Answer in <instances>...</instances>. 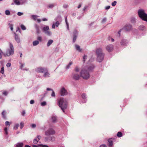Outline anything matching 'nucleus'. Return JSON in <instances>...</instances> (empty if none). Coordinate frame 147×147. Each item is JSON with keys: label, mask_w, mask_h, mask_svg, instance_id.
<instances>
[{"label": "nucleus", "mask_w": 147, "mask_h": 147, "mask_svg": "<svg viewBox=\"0 0 147 147\" xmlns=\"http://www.w3.org/2000/svg\"><path fill=\"white\" fill-rule=\"evenodd\" d=\"M138 29L139 30H143L145 29V27L143 25H141L139 26Z\"/></svg>", "instance_id": "21"}, {"label": "nucleus", "mask_w": 147, "mask_h": 147, "mask_svg": "<svg viewBox=\"0 0 147 147\" xmlns=\"http://www.w3.org/2000/svg\"><path fill=\"white\" fill-rule=\"evenodd\" d=\"M87 56L84 55L83 57V61L84 62L85 61V59H87Z\"/></svg>", "instance_id": "43"}, {"label": "nucleus", "mask_w": 147, "mask_h": 147, "mask_svg": "<svg viewBox=\"0 0 147 147\" xmlns=\"http://www.w3.org/2000/svg\"><path fill=\"white\" fill-rule=\"evenodd\" d=\"M23 14V13H21L20 12H18L17 13V15L18 16H21Z\"/></svg>", "instance_id": "55"}, {"label": "nucleus", "mask_w": 147, "mask_h": 147, "mask_svg": "<svg viewBox=\"0 0 147 147\" xmlns=\"http://www.w3.org/2000/svg\"><path fill=\"white\" fill-rule=\"evenodd\" d=\"M76 39V36L75 35H74V37H73V42H75Z\"/></svg>", "instance_id": "44"}, {"label": "nucleus", "mask_w": 147, "mask_h": 147, "mask_svg": "<svg viewBox=\"0 0 147 147\" xmlns=\"http://www.w3.org/2000/svg\"><path fill=\"white\" fill-rule=\"evenodd\" d=\"M10 48L8 49L5 53L4 54L5 57L13 55L14 53V48L13 45L11 43H9Z\"/></svg>", "instance_id": "5"}, {"label": "nucleus", "mask_w": 147, "mask_h": 147, "mask_svg": "<svg viewBox=\"0 0 147 147\" xmlns=\"http://www.w3.org/2000/svg\"><path fill=\"white\" fill-rule=\"evenodd\" d=\"M123 29L126 31H129L132 29V26L130 24H127L123 27Z\"/></svg>", "instance_id": "8"}, {"label": "nucleus", "mask_w": 147, "mask_h": 147, "mask_svg": "<svg viewBox=\"0 0 147 147\" xmlns=\"http://www.w3.org/2000/svg\"><path fill=\"white\" fill-rule=\"evenodd\" d=\"M82 97L83 99H85L86 98V95L84 93H83L82 95Z\"/></svg>", "instance_id": "36"}, {"label": "nucleus", "mask_w": 147, "mask_h": 147, "mask_svg": "<svg viewBox=\"0 0 147 147\" xmlns=\"http://www.w3.org/2000/svg\"><path fill=\"white\" fill-rule=\"evenodd\" d=\"M0 73L2 74H3L4 73V68L3 67H2L0 71Z\"/></svg>", "instance_id": "33"}, {"label": "nucleus", "mask_w": 147, "mask_h": 147, "mask_svg": "<svg viewBox=\"0 0 147 147\" xmlns=\"http://www.w3.org/2000/svg\"><path fill=\"white\" fill-rule=\"evenodd\" d=\"M35 27L36 30V31L38 34H39L40 32V30L39 29V26L36 24L35 26Z\"/></svg>", "instance_id": "16"}, {"label": "nucleus", "mask_w": 147, "mask_h": 147, "mask_svg": "<svg viewBox=\"0 0 147 147\" xmlns=\"http://www.w3.org/2000/svg\"><path fill=\"white\" fill-rule=\"evenodd\" d=\"M58 104L63 112L65 113V110L67 108L68 105V102L67 100L63 98H61L58 100Z\"/></svg>", "instance_id": "2"}, {"label": "nucleus", "mask_w": 147, "mask_h": 147, "mask_svg": "<svg viewBox=\"0 0 147 147\" xmlns=\"http://www.w3.org/2000/svg\"><path fill=\"white\" fill-rule=\"evenodd\" d=\"M80 71V69L78 67H76L74 69L73 73H78Z\"/></svg>", "instance_id": "19"}, {"label": "nucleus", "mask_w": 147, "mask_h": 147, "mask_svg": "<svg viewBox=\"0 0 147 147\" xmlns=\"http://www.w3.org/2000/svg\"><path fill=\"white\" fill-rule=\"evenodd\" d=\"M110 8V6H106L105 7V9L106 10H107L109 9Z\"/></svg>", "instance_id": "58"}, {"label": "nucleus", "mask_w": 147, "mask_h": 147, "mask_svg": "<svg viewBox=\"0 0 147 147\" xmlns=\"http://www.w3.org/2000/svg\"><path fill=\"white\" fill-rule=\"evenodd\" d=\"M32 127V128H34L36 127V125L35 124H32L31 125Z\"/></svg>", "instance_id": "60"}, {"label": "nucleus", "mask_w": 147, "mask_h": 147, "mask_svg": "<svg viewBox=\"0 0 147 147\" xmlns=\"http://www.w3.org/2000/svg\"><path fill=\"white\" fill-rule=\"evenodd\" d=\"M55 140V138L54 137H50V141H51L52 142L54 141Z\"/></svg>", "instance_id": "34"}, {"label": "nucleus", "mask_w": 147, "mask_h": 147, "mask_svg": "<svg viewBox=\"0 0 147 147\" xmlns=\"http://www.w3.org/2000/svg\"><path fill=\"white\" fill-rule=\"evenodd\" d=\"M51 96H52L53 97H55V93L53 90H52V93L51 94Z\"/></svg>", "instance_id": "42"}, {"label": "nucleus", "mask_w": 147, "mask_h": 147, "mask_svg": "<svg viewBox=\"0 0 147 147\" xmlns=\"http://www.w3.org/2000/svg\"><path fill=\"white\" fill-rule=\"evenodd\" d=\"M94 67V66L92 64L83 67L80 73L81 76L84 79H88L90 77L89 72L92 71Z\"/></svg>", "instance_id": "1"}, {"label": "nucleus", "mask_w": 147, "mask_h": 147, "mask_svg": "<svg viewBox=\"0 0 147 147\" xmlns=\"http://www.w3.org/2000/svg\"><path fill=\"white\" fill-rule=\"evenodd\" d=\"M65 22H66V24H67V29L68 30H69V25L68 24V23L67 21V18H65Z\"/></svg>", "instance_id": "46"}, {"label": "nucleus", "mask_w": 147, "mask_h": 147, "mask_svg": "<svg viewBox=\"0 0 147 147\" xmlns=\"http://www.w3.org/2000/svg\"><path fill=\"white\" fill-rule=\"evenodd\" d=\"M39 41L38 40H35L33 42V46H36L39 44Z\"/></svg>", "instance_id": "25"}, {"label": "nucleus", "mask_w": 147, "mask_h": 147, "mask_svg": "<svg viewBox=\"0 0 147 147\" xmlns=\"http://www.w3.org/2000/svg\"><path fill=\"white\" fill-rule=\"evenodd\" d=\"M106 21V18H103V20H102V22H105Z\"/></svg>", "instance_id": "61"}, {"label": "nucleus", "mask_w": 147, "mask_h": 147, "mask_svg": "<svg viewBox=\"0 0 147 147\" xmlns=\"http://www.w3.org/2000/svg\"><path fill=\"white\" fill-rule=\"evenodd\" d=\"M51 120L52 122L55 123L57 122V119L56 117L54 116H53L51 118Z\"/></svg>", "instance_id": "18"}, {"label": "nucleus", "mask_w": 147, "mask_h": 147, "mask_svg": "<svg viewBox=\"0 0 147 147\" xmlns=\"http://www.w3.org/2000/svg\"><path fill=\"white\" fill-rule=\"evenodd\" d=\"M60 94L61 96H64L67 95V92L65 88L63 87L61 89Z\"/></svg>", "instance_id": "11"}, {"label": "nucleus", "mask_w": 147, "mask_h": 147, "mask_svg": "<svg viewBox=\"0 0 147 147\" xmlns=\"http://www.w3.org/2000/svg\"><path fill=\"white\" fill-rule=\"evenodd\" d=\"M6 113L5 111H3L1 113L2 115L3 118L5 119H7L6 117Z\"/></svg>", "instance_id": "15"}, {"label": "nucleus", "mask_w": 147, "mask_h": 147, "mask_svg": "<svg viewBox=\"0 0 147 147\" xmlns=\"http://www.w3.org/2000/svg\"><path fill=\"white\" fill-rule=\"evenodd\" d=\"M45 73L43 75V76L45 78H47L50 77V74L47 71L44 72Z\"/></svg>", "instance_id": "17"}, {"label": "nucleus", "mask_w": 147, "mask_h": 147, "mask_svg": "<svg viewBox=\"0 0 147 147\" xmlns=\"http://www.w3.org/2000/svg\"><path fill=\"white\" fill-rule=\"evenodd\" d=\"M96 53L97 56V59L99 62H101L103 59L104 54L102 53L101 49L98 48L96 51Z\"/></svg>", "instance_id": "3"}, {"label": "nucleus", "mask_w": 147, "mask_h": 147, "mask_svg": "<svg viewBox=\"0 0 147 147\" xmlns=\"http://www.w3.org/2000/svg\"><path fill=\"white\" fill-rule=\"evenodd\" d=\"M120 44L123 46H125L128 43V41L126 39H123L120 41Z\"/></svg>", "instance_id": "12"}, {"label": "nucleus", "mask_w": 147, "mask_h": 147, "mask_svg": "<svg viewBox=\"0 0 147 147\" xmlns=\"http://www.w3.org/2000/svg\"><path fill=\"white\" fill-rule=\"evenodd\" d=\"M39 147H49L48 146L42 144L39 145Z\"/></svg>", "instance_id": "47"}, {"label": "nucleus", "mask_w": 147, "mask_h": 147, "mask_svg": "<svg viewBox=\"0 0 147 147\" xmlns=\"http://www.w3.org/2000/svg\"><path fill=\"white\" fill-rule=\"evenodd\" d=\"M14 2L15 4L17 5H20V2L19 1L17 0H14Z\"/></svg>", "instance_id": "28"}, {"label": "nucleus", "mask_w": 147, "mask_h": 147, "mask_svg": "<svg viewBox=\"0 0 147 147\" xmlns=\"http://www.w3.org/2000/svg\"><path fill=\"white\" fill-rule=\"evenodd\" d=\"M21 27L22 29L23 30H25L26 29L25 26L23 25H21Z\"/></svg>", "instance_id": "39"}, {"label": "nucleus", "mask_w": 147, "mask_h": 147, "mask_svg": "<svg viewBox=\"0 0 147 147\" xmlns=\"http://www.w3.org/2000/svg\"><path fill=\"white\" fill-rule=\"evenodd\" d=\"M76 50L78 51L79 52H81L82 49H80V47L78 45H76Z\"/></svg>", "instance_id": "22"}, {"label": "nucleus", "mask_w": 147, "mask_h": 147, "mask_svg": "<svg viewBox=\"0 0 147 147\" xmlns=\"http://www.w3.org/2000/svg\"><path fill=\"white\" fill-rule=\"evenodd\" d=\"M54 5L53 4H51L49 5L48 6V7L49 8H52L54 7Z\"/></svg>", "instance_id": "30"}, {"label": "nucleus", "mask_w": 147, "mask_h": 147, "mask_svg": "<svg viewBox=\"0 0 147 147\" xmlns=\"http://www.w3.org/2000/svg\"><path fill=\"white\" fill-rule=\"evenodd\" d=\"M115 141V139L113 138H110L108 140L109 143V146L111 147L113 145V142Z\"/></svg>", "instance_id": "13"}, {"label": "nucleus", "mask_w": 147, "mask_h": 147, "mask_svg": "<svg viewBox=\"0 0 147 147\" xmlns=\"http://www.w3.org/2000/svg\"><path fill=\"white\" fill-rule=\"evenodd\" d=\"M50 136L46 137H45V141L46 142H49V141H50Z\"/></svg>", "instance_id": "27"}, {"label": "nucleus", "mask_w": 147, "mask_h": 147, "mask_svg": "<svg viewBox=\"0 0 147 147\" xmlns=\"http://www.w3.org/2000/svg\"><path fill=\"white\" fill-rule=\"evenodd\" d=\"M24 123L23 122H22L20 123V128L21 129H22V128L23 127H24Z\"/></svg>", "instance_id": "40"}, {"label": "nucleus", "mask_w": 147, "mask_h": 147, "mask_svg": "<svg viewBox=\"0 0 147 147\" xmlns=\"http://www.w3.org/2000/svg\"><path fill=\"white\" fill-rule=\"evenodd\" d=\"M19 126V124H16L15 125L14 128V129H18Z\"/></svg>", "instance_id": "41"}, {"label": "nucleus", "mask_w": 147, "mask_h": 147, "mask_svg": "<svg viewBox=\"0 0 147 147\" xmlns=\"http://www.w3.org/2000/svg\"><path fill=\"white\" fill-rule=\"evenodd\" d=\"M36 71L38 73H44L45 72L47 71V70L46 68L39 67L36 69Z\"/></svg>", "instance_id": "7"}, {"label": "nucleus", "mask_w": 147, "mask_h": 147, "mask_svg": "<svg viewBox=\"0 0 147 147\" xmlns=\"http://www.w3.org/2000/svg\"><path fill=\"white\" fill-rule=\"evenodd\" d=\"M107 50L109 52L112 51L113 49V46L112 44L108 45L106 47Z\"/></svg>", "instance_id": "9"}, {"label": "nucleus", "mask_w": 147, "mask_h": 147, "mask_svg": "<svg viewBox=\"0 0 147 147\" xmlns=\"http://www.w3.org/2000/svg\"><path fill=\"white\" fill-rule=\"evenodd\" d=\"M59 22L57 21V22H56L55 25V26H57V27L58 26H59Z\"/></svg>", "instance_id": "54"}, {"label": "nucleus", "mask_w": 147, "mask_h": 147, "mask_svg": "<svg viewBox=\"0 0 147 147\" xmlns=\"http://www.w3.org/2000/svg\"><path fill=\"white\" fill-rule=\"evenodd\" d=\"M11 65V63H7L6 65V66L7 67H10Z\"/></svg>", "instance_id": "53"}, {"label": "nucleus", "mask_w": 147, "mask_h": 147, "mask_svg": "<svg viewBox=\"0 0 147 147\" xmlns=\"http://www.w3.org/2000/svg\"><path fill=\"white\" fill-rule=\"evenodd\" d=\"M5 124L6 126H9L10 125L9 122L8 121H6L5 122Z\"/></svg>", "instance_id": "49"}, {"label": "nucleus", "mask_w": 147, "mask_h": 147, "mask_svg": "<svg viewBox=\"0 0 147 147\" xmlns=\"http://www.w3.org/2000/svg\"><path fill=\"white\" fill-rule=\"evenodd\" d=\"M72 78H73L75 80H78L79 79L80 76L78 73H73L72 74Z\"/></svg>", "instance_id": "10"}, {"label": "nucleus", "mask_w": 147, "mask_h": 147, "mask_svg": "<svg viewBox=\"0 0 147 147\" xmlns=\"http://www.w3.org/2000/svg\"><path fill=\"white\" fill-rule=\"evenodd\" d=\"M15 39L17 42L19 43L20 42V39L19 38H18V37L17 35L16 34L15 36Z\"/></svg>", "instance_id": "24"}, {"label": "nucleus", "mask_w": 147, "mask_h": 147, "mask_svg": "<svg viewBox=\"0 0 147 147\" xmlns=\"http://www.w3.org/2000/svg\"><path fill=\"white\" fill-rule=\"evenodd\" d=\"M123 136L122 133L121 132H118L117 134V136L118 137H122Z\"/></svg>", "instance_id": "26"}, {"label": "nucleus", "mask_w": 147, "mask_h": 147, "mask_svg": "<svg viewBox=\"0 0 147 147\" xmlns=\"http://www.w3.org/2000/svg\"><path fill=\"white\" fill-rule=\"evenodd\" d=\"M46 103L44 101L42 102L41 103V105L42 106H45L46 105Z\"/></svg>", "instance_id": "52"}, {"label": "nucleus", "mask_w": 147, "mask_h": 147, "mask_svg": "<svg viewBox=\"0 0 147 147\" xmlns=\"http://www.w3.org/2000/svg\"><path fill=\"white\" fill-rule=\"evenodd\" d=\"M32 17L34 20H36V18H37V16L36 15H34L32 16Z\"/></svg>", "instance_id": "50"}, {"label": "nucleus", "mask_w": 147, "mask_h": 147, "mask_svg": "<svg viewBox=\"0 0 147 147\" xmlns=\"http://www.w3.org/2000/svg\"><path fill=\"white\" fill-rule=\"evenodd\" d=\"M55 133V131L52 128H49L45 132V134L46 136L53 135Z\"/></svg>", "instance_id": "6"}, {"label": "nucleus", "mask_w": 147, "mask_h": 147, "mask_svg": "<svg viewBox=\"0 0 147 147\" xmlns=\"http://www.w3.org/2000/svg\"><path fill=\"white\" fill-rule=\"evenodd\" d=\"M138 13L139 17L142 20L147 22V14L144 10L140 9L138 10Z\"/></svg>", "instance_id": "4"}, {"label": "nucleus", "mask_w": 147, "mask_h": 147, "mask_svg": "<svg viewBox=\"0 0 147 147\" xmlns=\"http://www.w3.org/2000/svg\"><path fill=\"white\" fill-rule=\"evenodd\" d=\"M131 22H135V18H133L132 20H131Z\"/></svg>", "instance_id": "63"}, {"label": "nucleus", "mask_w": 147, "mask_h": 147, "mask_svg": "<svg viewBox=\"0 0 147 147\" xmlns=\"http://www.w3.org/2000/svg\"><path fill=\"white\" fill-rule=\"evenodd\" d=\"M45 34L48 35H50L51 34V32L50 31H47L46 32H45Z\"/></svg>", "instance_id": "35"}, {"label": "nucleus", "mask_w": 147, "mask_h": 147, "mask_svg": "<svg viewBox=\"0 0 147 147\" xmlns=\"http://www.w3.org/2000/svg\"><path fill=\"white\" fill-rule=\"evenodd\" d=\"M5 12V14L7 15H9L10 14V12L8 10H6Z\"/></svg>", "instance_id": "32"}, {"label": "nucleus", "mask_w": 147, "mask_h": 147, "mask_svg": "<svg viewBox=\"0 0 147 147\" xmlns=\"http://www.w3.org/2000/svg\"><path fill=\"white\" fill-rule=\"evenodd\" d=\"M4 130V131H5V134L6 135H7V134H8V132H7V127L5 128Z\"/></svg>", "instance_id": "45"}, {"label": "nucleus", "mask_w": 147, "mask_h": 147, "mask_svg": "<svg viewBox=\"0 0 147 147\" xmlns=\"http://www.w3.org/2000/svg\"><path fill=\"white\" fill-rule=\"evenodd\" d=\"M100 147H107V146L103 144L101 145Z\"/></svg>", "instance_id": "62"}, {"label": "nucleus", "mask_w": 147, "mask_h": 147, "mask_svg": "<svg viewBox=\"0 0 147 147\" xmlns=\"http://www.w3.org/2000/svg\"><path fill=\"white\" fill-rule=\"evenodd\" d=\"M34 102V100H31L30 101V103L31 104H33Z\"/></svg>", "instance_id": "56"}, {"label": "nucleus", "mask_w": 147, "mask_h": 147, "mask_svg": "<svg viewBox=\"0 0 147 147\" xmlns=\"http://www.w3.org/2000/svg\"><path fill=\"white\" fill-rule=\"evenodd\" d=\"M116 3L117 2L116 1H115L113 3H112V5L113 6H115L116 5Z\"/></svg>", "instance_id": "51"}, {"label": "nucleus", "mask_w": 147, "mask_h": 147, "mask_svg": "<svg viewBox=\"0 0 147 147\" xmlns=\"http://www.w3.org/2000/svg\"><path fill=\"white\" fill-rule=\"evenodd\" d=\"M49 29V26H46L44 27L42 29V30L45 32L48 30Z\"/></svg>", "instance_id": "20"}, {"label": "nucleus", "mask_w": 147, "mask_h": 147, "mask_svg": "<svg viewBox=\"0 0 147 147\" xmlns=\"http://www.w3.org/2000/svg\"><path fill=\"white\" fill-rule=\"evenodd\" d=\"M37 39L40 41H41L42 40V37L41 36H38L37 37Z\"/></svg>", "instance_id": "48"}, {"label": "nucleus", "mask_w": 147, "mask_h": 147, "mask_svg": "<svg viewBox=\"0 0 147 147\" xmlns=\"http://www.w3.org/2000/svg\"><path fill=\"white\" fill-rule=\"evenodd\" d=\"M47 90H48V91H49V90H51L52 91V90H53L50 88H47Z\"/></svg>", "instance_id": "64"}, {"label": "nucleus", "mask_w": 147, "mask_h": 147, "mask_svg": "<svg viewBox=\"0 0 147 147\" xmlns=\"http://www.w3.org/2000/svg\"><path fill=\"white\" fill-rule=\"evenodd\" d=\"M25 114H26V112H25V111H23L22 112V115L23 116H24L25 115Z\"/></svg>", "instance_id": "57"}, {"label": "nucleus", "mask_w": 147, "mask_h": 147, "mask_svg": "<svg viewBox=\"0 0 147 147\" xmlns=\"http://www.w3.org/2000/svg\"><path fill=\"white\" fill-rule=\"evenodd\" d=\"M39 145H33L32 146L33 147H39Z\"/></svg>", "instance_id": "59"}, {"label": "nucleus", "mask_w": 147, "mask_h": 147, "mask_svg": "<svg viewBox=\"0 0 147 147\" xmlns=\"http://www.w3.org/2000/svg\"><path fill=\"white\" fill-rule=\"evenodd\" d=\"M72 62H70L69 64H68V65H67V66H66V68L68 69V68H69L70 66L71 65H72Z\"/></svg>", "instance_id": "37"}, {"label": "nucleus", "mask_w": 147, "mask_h": 147, "mask_svg": "<svg viewBox=\"0 0 147 147\" xmlns=\"http://www.w3.org/2000/svg\"><path fill=\"white\" fill-rule=\"evenodd\" d=\"M41 138V136H40L39 135L38 136H37V137L35 138L33 140V142L35 144H37Z\"/></svg>", "instance_id": "14"}, {"label": "nucleus", "mask_w": 147, "mask_h": 147, "mask_svg": "<svg viewBox=\"0 0 147 147\" xmlns=\"http://www.w3.org/2000/svg\"><path fill=\"white\" fill-rule=\"evenodd\" d=\"M53 41L52 40H49L47 43V46L48 47H49L51 45L52 43L53 42Z\"/></svg>", "instance_id": "23"}, {"label": "nucleus", "mask_w": 147, "mask_h": 147, "mask_svg": "<svg viewBox=\"0 0 147 147\" xmlns=\"http://www.w3.org/2000/svg\"><path fill=\"white\" fill-rule=\"evenodd\" d=\"M3 54V52L1 49L0 48V59L2 58V55Z\"/></svg>", "instance_id": "31"}, {"label": "nucleus", "mask_w": 147, "mask_h": 147, "mask_svg": "<svg viewBox=\"0 0 147 147\" xmlns=\"http://www.w3.org/2000/svg\"><path fill=\"white\" fill-rule=\"evenodd\" d=\"M23 146V144L22 143H18L16 146V147H22Z\"/></svg>", "instance_id": "29"}, {"label": "nucleus", "mask_w": 147, "mask_h": 147, "mask_svg": "<svg viewBox=\"0 0 147 147\" xmlns=\"http://www.w3.org/2000/svg\"><path fill=\"white\" fill-rule=\"evenodd\" d=\"M9 27L10 28V29H11V31H12L13 30V24H9Z\"/></svg>", "instance_id": "38"}]
</instances>
